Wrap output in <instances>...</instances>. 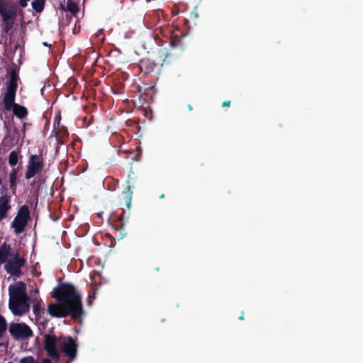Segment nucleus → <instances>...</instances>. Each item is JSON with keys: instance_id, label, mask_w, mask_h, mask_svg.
<instances>
[{"instance_id": "obj_38", "label": "nucleus", "mask_w": 363, "mask_h": 363, "mask_svg": "<svg viewBox=\"0 0 363 363\" xmlns=\"http://www.w3.org/2000/svg\"><path fill=\"white\" fill-rule=\"evenodd\" d=\"M67 363H69V362H67Z\"/></svg>"}, {"instance_id": "obj_17", "label": "nucleus", "mask_w": 363, "mask_h": 363, "mask_svg": "<svg viewBox=\"0 0 363 363\" xmlns=\"http://www.w3.org/2000/svg\"><path fill=\"white\" fill-rule=\"evenodd\" d=\"M10 251L11 246L6 242H4L0 246V264H4L6 262Z\"/></svg>"}, {"instance_id": "obj_13", "label": "nucleus", "mask_w": 363, "mask_h": 363, "mask_svg": "<svg viewBox=\"0 0 363 363\" xmlns=\"http://www.w3.org/2000/svg\"><path fill=\"white\" fill-rule=\"evenodd\" d=\"M18 74L15 70L10 72L9 79L6 86V92L4 95L6 100L8 101H13V97L16 96V93L18 87L17 84Z\"/></svg>"}, {"instance_id": "obj_10", "label": "nucleus", "mask_w": 363, "mask_h": 363, "mask_svg": "<svg viewBox=\"0 0 363 363\" xmlns=\"http://www.w3.org/2000/svg\"><path fill=\"white\" fill-rule=\"evenodd\" d=\"M135 187V181L134 178L128 176V179L126 181V185L123 191L121 192L119 196V201L121 205H124L128 210H130L131 207V202L133 199V190Z\"/></svg>"}, {"instance_id": "obj_3", "label": "nucleus", "mask_w": 363, "mask_h": 363, "mask_svg": "<svg viewBox=\"0 0 363 363\" xmlns=\"http://www.w3.org/2000/svg\"><path fill=\"white\" fill-rule=\"evenodd\" d=\"M43 336V346L48 356L57 361L60 359V353L57 345L60 347L62 336H56L53 333V328L50 333H45Z\"/></svg>"}, {"instance_id": "obj_34", "label": "nucleus", "mask_w": 363, "mask_h": 363, "mask_svg": "<svg viewBox=\"0 0 363 363\" xmlns=\"http://www.w3.org/2000/svg\"><path fill=\"white\" fill-rule=\"evenodd\" d=\"M164 194H162L160 198L162 199V198H164Z\"/></svg>"}, {"instance_id": "obj_35", "label": "nucleus", "mask_w": 363, "mask_h": 363, "mask_svg": "<svg viewBox=\"0 0 363 363\" xmlns=\"http://www.w3.org/2000/svg\"><path fill=\"white\" fill-rule=\"evenodd\" d=\"M189 108L190 110H191V108H191V106L190 105L189 106Z\"/></svg>"}, {"instance_id": "obj_20", "label": "nucleus", "mask_w": 363, "mask_h": 363, "mask_svg": "<svg viewBox=\"0 0 363 363\" xmlns=\"http://www.w3.org/2000/svg\"><path fill=\"white\" fill-rule=\"evenodd\" d=\"M45 0H34L32 7L36 12H41L44 9Z\"/></svg>"}, {"instance_id": "obj_31", "label": "nucleus", "mask_w": 363, "mask_h": 363, "mask_svg": "<svg viewBox=\"0 0 363 363\" xmlns=\"http://www.w3.org/2000/svg\"><path fill=\"white\" fill-rule=\"evenodd\" d=\"M91 296H89V298L87 300V304L88 305H91Z\"/></svg>"}, {"instance_id": "obj_26", "label": "nucleus", "mask_w": 363, "mask_h": 363, "mask_svg": "<svg viewBox=\"0 0 363 363\" xmlns=\"http://www.w3.org/2000/svg\"><path fill=\"white\" fill-rule=\"evenodd\" d=\"M159 52L161 53L162 56H164L163 61L165 60V58L168 56L167 50L165 48H160L159 50Z\"/></svg>"}, {"instance_id": "obj_27", "label": "nucleus", "mask_w": 363, "mask_h": 363, "mask_svg": "<svg viewBox=\"0 0 363 363\" xmlns=\"http://www.w3.org/2000/svg\"><path fill=\"white\" fill-rule=\"evenodd\" d=\"M28 1L29 0H19V4L22 8H25L27 6Z\"/></svg>"}, {"instance_id": "obj_29", "label": "nucleus", "mask_w": 363, "mask_h": 363, "mask_svg": "<svg viewBox=\"0 0 363 363\" xmlns=\"http://www.w3.org/2000/svg\"><path fill=\"white\" fill-rule=\"evenodd\" d=\"M40 363H52L49 358H44L42 359Z\"/></svg>"}, {"instance_id": "obj_33", "label": "nucleus", "mask_w": 363, "mask_h": 363, "mask_svg": "<svg viewBox=\"0 0 363 363\" xmlns=\"http://www.w3.org/2000/svg\"><path fill=\"white\" fill-rule=\"evenodd\" d=\"M239 320H244L243 313L239 317Z\"/></svg>"}, {"instance_id": "obj_12", "label": "nucleus", "mask_w": 363, "mask_h": 363, "mask_svg": "<svg viewBox=\"0 0 363 363\" xmlns=\"http://www.w3.org/2000/svg\"><path fill=\"white\" fill-rule=\"evenodd\" d=\"M16 96L13 97V101L11 100L10 102L6 100V96H4L3 102L4 105V108L6 111H10L11 108L13 109V114L18 118L23 119L26 117L28 115L27 108L23 106H21L18 104L15 103Z\"/></svg>"}, {"instance_id": "obj_30", "label": "nucleus", "mask_w": 363, "mask_h": 363, "mask_svg": "<svg viewBox=\"0 0 363 363\" xmlns=\"http://www.w3.org/2000/svg\"><path fill=\"white\" fill-rule=\"evenodd\" d=\"M191 18H197V13L194 11L191 12L190 13Z\"/></svg>"}, {"instance_id": "obj_18", "label": "nucleus", "mask_w": 363, "mask_h": 363, "mask_svg": "<svg viewBox=\"0 0 363 363\" xmlns=\"http://www.w3.org/2000/svg\"><path fill=\"white\" fill-rule=\"evenodd\" d=\"M32 302L33 303V313L36 317L40 315L42 313H44V308L42 307L41 301H38L37 298H35Z\"/></svg>"}, {"instance_id": "obj_4", "label": "nucleus", "mask_w": 363, "mask_h": 363, "mask_svg": "<svg viewBox=\"0 0 363 363\" xmlns=\"http://www.w3.org/2000/svg\"><path fill=\"white\" fill-rule=\"evenodd\" d=\"M0 14L2 17L4 31L8 33L13 28L17 16L16 6L12 5L7 9L4 0H0Z\"/></svg>"}, {"instance_id": "obj_25", "label": "nucleus", "mask_w": 363, "mask_h": 363, "mask_svg": "<svg viewBox=\"0 0 363 363\" xmlns=\"http://www.w3.org/2000/svg\"><path fill=\"white\" fill-rule=\"evenodd\" d=\"M60 120H61V117L60 116H56L55 117V120H54V123H53V126H54V129L55 130L57 128H60L59 125H60Z\"/></svg>"}, {"instance_id": "obj_28", "label": "nucleus", "mask_w": 363, "mask_h": 363, "mask_svg": "<svg viewBox=\"0 0 363 363\" xmlns=\"http://www.w3.org/2000/svg\"><path fill=\"white\" fill-rule=\"evenodd\" d=\"M230 106V101H223L222 106L223 107H229Z\"/></svg>"}, {"instance_id": "obj_11", "label": "nucleus", "mask_w": 363, "mask_h": 363, "mask_svg": "<svg viewBox=\"0 0 363 363\" xmlns=\"http://www.w3.org/2000/svg\"><path fill=\"white\" fill-rule=\"evenodd\" d=\"M26 262L25 258L21 257L18 253H16L5 264V269L11 275L19 277L22 273L21 268L25 265Z\"/></svg>"}, {"instance_id": "obj_22", "label": "nucleus", "mask_w": 363, "mask_h": 363, "mask_svg": "<svg viewBox=\"0 0 363 363\" xmlns=\"http://www.w3.org/2000/svg\"><path fill=\"white\" fill-rule=\"evenodd\" d=\"M18 153L16 151L11 152L9 156V164L10 166H16L18 162Z\"/></svg>"}, {"instance_id": "obj_32", "label": "nucleus", "mask_w": 363, "mask_h": 363, "mask_svg": "<svg viewBox=\"0 0 363 363\" xmlns=\"http://www.w3.org/2000/svg\"><path fill=\"white\" fill-rule=\"evenodd\" d=\"M43 45H44V46H46V47H48V46H50V45H49L47 42H44V43H43Z\"/></svg>"}, {"instance_id": "obj_23", "label": "nucleus", "mask_w": 363, "mask_h": 363, "mask_svg": "<svg viewBox=\"0 0 363 363\" xmlns=\"http://www.w3.org/2000/svg\"><path fill=\"white\" fill-rule=\"evenodd\" d=\"M16 174H17L16 170L15 169H13L9 174L10 187L11 188L16 186V179H17Z\"/></svg>"}, {"instance_id": "obj_5", "label": "nucleus", "mask_w": 363, "mask_h": 363, "mask_svg": "<svg viewBox=\"0 0 363 363\" xmlns=\"http://www.w3.org/2000/svg\"><path fill=\"white\" fill-rule=\"evenodd\" d=\"M30 218L29 208L26 205L22 206L13 221L11 223L16 233L19 234L24 230Z\"/></svg>"}, {"instance_id": "obj_16", "label": "nucleus", "mask_w": 363, "mask_h": 363, "mask_svg": "<svg viewBox=\"0 0 363 363\" xmlns=\"http://www.w3.org/2000/svg\"><path fill=\"white\" fill-rule=\"evenodd\" d=\"M55 135L57 144L63 145L65 143L66 140L69 136V133L66 127L61 126L60 128H57V130H55Z\"/></svg>"}, {"instance_id": "obj_7", "label": "nucleus", "mask_w": 363, "mask_h": 363, "mask_svg": "<svg viewBox=\"0 0 363 363\" xmlns=\"http://www.w3.org/2000/svg\"><path fill=\"white\" fill-rule=\"evenodd\" d=\"M44 167V162L42 157L37 155H32L29 157L27 169L25 173V178L30 179L35 177Z\"/></svg>"}, {"instance_id": "obj_1", "label": "nucleus", "mask_w": 363, "mask_h": 363, "mask_svg": "<svg viewBox=\"0 0 363 363\" xmlns=\"http://www.w3.org/2000/svg\"><path fill=\"white\" fill-rule=\"evenodd\" d=\"M51 296L58 303L73 311L75 315L81 317L83 315L82 297L72 284L67 282L60 284L54 288Z\"/></svg>"}, {"instance_id": "obj_6", "label": "nucleus", "mask_w": 363, "mask_h": 363, "mask_svg": "<svg viewBox=\"0 0 363 363\" xmlns=\"http://www.w3.org/2000/svg\"><path fill=\"white\" fill-rule=\"evenodd\" d=\"M11 335L15 340L28 339L33 335V331L24 323H11L9 328Z\"/></svg>"}, {"instance_id": "obj_9", "label": "nucleus", "mask_w": 363, "mask_h": 363, "mask_svg": "<svg viewBox=\"0 0 363 363\" xmlns=\"http://www.w3.org/2000/svg\"><path fill=\"white\" fill-rule=\"evenodd\" d=\"M60 349V351L69 358V362L74 360L76 358L77 352V344L71 336H62Z\"/></svg>"}, {"instance_id": "obj_37", "label": "nucleus", "mask_w": 363, "mask_h": 363, "mask_svg": "<svg viewBox=\"0 0 363 363\" xmlns=\"http://www.w3.org/2000/svg\"><path fill=\"white\" fill-rule=\"evenodd\" d=\"M8 363H13V362H8Z\"/></svg>"}, {"instance_id": "obj_2", "label": "nucleus", "mask_w": 363, "mask_h": 363, "mask_svg": "<svg viewBox=\"0 0 363 363\" xmlns=\"http://www.w3.org/2000/svg\"><path fill=\"white\" fill-rule=\"evenodd\" d=\"M9 309L13 315L21 316L30 310V298L26 293V284L23 281H18L14 285H10Z\"/></svg>"}, {"instance_id": "obj_19", "label": "nucleus", "mask_w": 363, "mask_h": 363, "mask_svg": "<svg viewBox=\"0 0 363 363\" xmlns=\"http://www.w3.org/2000/svg\"><path fill=\"white\" fill-rule=\"evenodd\" d=\"M67 9L73 15H76L79 11V7L77 4L72 0H67Z\"/></svg>"}, {"instance_id": "obj_15", "label": "nucleus", "mask_w": 363, "mask_h": 363, "mask_svg": "<svg viewBox=\"0 0 363 363\" xmlns=\"http://www.w3.org/2000/svg\"><path fill=\"white\" fill-rule=\"evenodd\" d=\"M11 208L9 199L7 196L0 197V220L6 218L8 216V211Z\"/></svg>"}, {"instance_id": "obj_24", "label": "nucleus", "mask_w": 363, "mask_h": 363, "mask_svg": "<svg viewBox=\"0 0 363 363\" xmlns=\"http://www.w3.org/2000/svg\"><path fill=\"white\" fill-rule=\"evenodd\" d=\"M19 363H37L33 356L23 357Z\"/></svg>"}, {"instance_id": "obj_21", "label": "nucleus", "mask_w": 363, "mask_h": 363, "mask_svg": "<svg viewBox=\"0 0 363 363\" xmlns=\"http://www.w3.org/2000/svg\"><path fill=\"white\" fill-rule=\"evenodd\" d=\"M7 330V323L5 318L0 314V338L3 337L4 334Z\"/></svg>"}, {"instance_id": "obj_36", "label": "nucleus", "mask_w": 363, "mask_h": 363, "mask_svg": "<svg viewBox=\"0 0 363 363\" xmlns=\"http://www.w3.org/2000/svg\"><path fill=\"white\" fill-rule=\"evenodd\" d=\"M1 183H2V180H1V179L0 178V185L1 184Z\"/></svg>"}, {"instance_id": "obj_14", "label": "nucleus", "mask_w": 363, "mask_h": 363, "mask_svg": "<svg viewBox=\"0 0 363 363\" xmlns=\"http://www.w3.org/2000/svg\"><path fill=\"white\" fill-rule=\"evenodd\" d=\"M138 66L140 72L148 74L155 71L157 65L150 59L145 58L140 60Z\"/></svg>"}, {"instance_id": "obj_8", "label": "nucleus", "mask_w": 363, "mask_h": 363, "mask_svg": "<svg viewBox=\"0 0 363 363\" xmlns=\"http://www.w3.org/2000/svg\"><path fill=\"white\" fill-rule=\"evenodd\" d=\"M48 311L52 317L65 318L68 315H71L73 319L80 318L79 315H75L74 312L67 306L60 303L49 304Z\"/></svg>"}]
</instances>
